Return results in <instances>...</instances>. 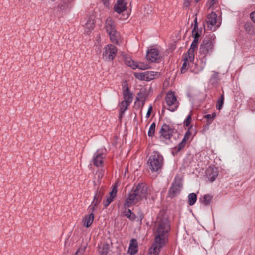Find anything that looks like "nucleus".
Segmentation results:
<instances>
[{"label": "nucleus", "mask_w": 255, "mask_h": 255, "mask_svg": "<svg viewBox=\"0 0 255 255\" xmlns=\"http://www.w3.org/2000/svg\"><path fill=\"white\" fill-rule=\"evenodd\" d=\"M154 228V242L150 249V255H158L160 249L165 245L168 241L169 233L170 231V223L166 214L160 211L157 217Z\"/></svg>", "instance_id": "f257e3e1"}, {"label": "nucleus", "mask_w": 255, "mask_h": 255, "mask_svg": "<svg viewBox=\"0 0 255 255\" xmlns=\"http://www.w3.org/2000/svg\"><path fill=\"white\" fill-rule=\"evenodd\" d=\"M147 165L152 172H160L163 165L162 155L158 151H153L148 159Z\"/></svg>", "instance_id": "f03ea898"}, {"label": "nucleus", "mask_w": 255, "mask_h": 255, "mask_svg": "<svg viewBox=\"0 0 255 255\" xmlns=\"http://www.w3.org/2000/svg\"><path fill=\"white\" fill-rule=\"evenodd\" d=\"M215 43V40L214 35L206 36L204 38L200 45V54L203 55L204 57L210 55L213 51Z\"/></svg>", "instance_id": "7ed1b4c3"}, {"label": "nucleus", "mask_w": 255, "mask_h": 255, "mask_svg": "<svg viewBox=\"0 0 255 255\" xmlns=\"http://www.w3.org/2000/svg\"><path fill=\"white\" fill-rule=\"evenodd\" d=\"M165 101L168 107L167 109L171 112L175 111L179 105V102L177 100L174 92L171 91H169L167 93L165 97Z\"/></svg>", "instance_id": "20e7f679"}, {"label": "nucleus", "mask_w": 255, "mask_h": 255, "mask_svg": "<svg viewBox=\"0 0 255 255\" xmlns=\"http://www.w3.org/2000/svg\"><path fill=\"white\" fill-rule=\"evenodd\" d=\"M117 48L114 45L108 44L104 48L103 58L107 61H112L116 57Z\"/></svg>", "instance_id": "39448f33"}, {"label": "nucleus", "mask_w": 255, "mask_h": 255, "mask_svg": "<svg viewBox=\"0 0 255 255\" xmlns=\"http://www.w3.org/2000/svg\"><path fill=\"white\" fill-rule=\"evenodd\" d=\"M131 190L141 200L143 199H146L147 187L143 183L138 184L137 185L134 186Z\"/></svg>", "instance_id": "423d86ee"}, {"label": "nucleus", "mask_w": 255, "mask_h": 255, "mask_svg": "<svg viewBox=\"0 0 255 255\" xmlns=\"http://www.w3.org/2000/svg\"><path fill=\"white\" fill-rule=\"evenodd\" d=\"M174 130V128H171L166 124H164L159 131V137L164 139H170L173 135Z\"/></svg>", "instance_id": "0eeeda50"}, {"label": "nucleus", "mask_w": 255, "mask_h": 255, "mask_svg": "<svg viewBox=\"0 0 255 255\" xmlns=\"http://www.w3.org/2000/svg\"><path fill=\"white\" fill-rule=\"evenodd\" d=\"M140 201L137 195L131 190L125 200L124 205L125 208H129L132 205L137 204Z\"/></svg>", "instance_id": "6e6552de"}, {"label": "nucleus", "mask_w": 255, "mask_h": 255, "mask_svg": "<svg viewBox=\"0 0 255 255\" xmlns=\"http://www.w3.org/2000/svg\"><path fill=\"white\" fill-rule=\"evenodd\" d=\"M182 185L180 180H174L168 191L169 196L171 198L174 197L179 193L181 189Z\"/></svg>", "instance_id": "1a4fd4ad"}, {"label": "nucleus", "mask_w": 255, "mask_h": 255, "mask_svg": "<svg viewBox=\"0 0 255 255\" xmlns=\"http://www.w3.org/2000/svg\"><path fill=\"white\" fill-rule=\"evenodd\" d=\"M160 57L159 52L155 48H152L146 53V59L151 62H158Z\"/></svg>", "instance_id": "9d476101"}, {"label": "nucleus", "mask_w": 255, "mask_h": 255, "mask_svg": "<svg viewBox=\"0 0 255 255\" xmlns=\"http://www.w3.org/2000/svg\"><path fill=\"white\" fill-rule=\"evenodd\" d=\"M105 156L100 149L95 153L93 156V164L96 166H102L103 164V159Z\"/></svg>", "instance_id": "9b49d317"}, {"label": "nucleus", "mask_w": 255, "mask_h": 255, "mask_svg": "<svg viewBox=\"0 0 255 255\" xmlns=\"http://www.w3.org/2000/svg\"><path fill=\"white\" fill-rule=\"evenodd\" d=\"M127 8V1L126 0H118L114 6L116 12L120 14Z\"/></svg>", "instance_id": "f8f14e48"}, {"label": "nucleus", "mask_w": 255, "mask_h": 255, "mask_svg": "<svg viewBox=\"0 0 255 255\" xmlns=\"http://www.w3.org/2000/svg\"><path fill=\"white\" fill-rule=\"evenodd\" d=\"M189 138V136L185 134L182 141L173 148L172 154L174 155L177 154L181 150L184 148L186 144V141Z\"/></svg>", "instance_id": "ddd939ff"}, {"label": "nucleus", "mask_w": 255, "mask_h": 255, "mask_svg": "<svg viewBox=\"0 0 255 255\" xmlns=\"http://www.w3.org/2000/svg\"><path fill=\"white\" fill-rule=\"evenodd\" d=\"M212 74L209 79V83L213 87H217L221 80L220 73L215 71H213Z\"/></svg>", "instance_id": "4468645a"}, {"label": "nucleus", "mask_w": 255, "mask_h": 255, "mask_svg": "<svg viewBox=\"0 0 255 255\" xmlns=\"http://www.w3.org/2000/svg\"><path fill=\"white\" fill-rule=\"evenodd\" d=\"M218 170L217 168L209 167L206 170V174L211 182H213L215 180L218 176Z\"/></svg>", "instance_id": "2eb2a0df"}, {"label": "nucleus", "mask_w": 255, "mask_h": 255, "mask_svg": "<svg viewBox=\"0 0 255 255\" xmlns=\"http://www.w3.org/2000/svg\"><path fill=\"white\" fill-rule=\"evenodd\" d=\"M194 61L189 59V71L195 74H198L203 70V67L199 65L197 63L194 62Z\"/></svg>", "instance_id": "dca6fc26"}, {"label": "nucleus", "mask_w": 255, "mask_h": 255, "mask_svg": "<svg viewBox=\"0 0 255 255\" xmlns=\"http://www.w3.org/2000/svg\"><path fill=\"white\" fill-rule=\"evenodd\" d=\"M105 27L108 33L116 32L114 22L110 17H108L106 20Z\"/></svg>", "instance_id": "f3484780"}, {"label": "nucleus", "mask_w": 255, "mask_h": 255, "mask_svg": "<svg viewBox=\"0 0 255 255\" xmlns=\"http://www.w3.org/2000/svg\"><path fill=\"white\" fill-rule=\"evenodd\" d=\"M217 15L214 12H212L207 16V23L208 26L212 28L213 26L215 25L217 23Z\"/></svg>", "instance_id": "a211bd4d"}, {"label": "nucleus", "mask_w": 255, "mask_h": 255, "mask_svg": "<svg viewBox=\"0 0 255 255\" xmlns=\"http://www.w3.org/2000/svg\"><path fill=\"white\" fill-rule=\"evenodd\" d=\"M137 242L136 239H132L130 241L128 252L130 255H134L138 251Z\"/></svg>", "instance_id": "6ab92c4d"}, {"label": "nucleus", "mask_w": 255, "mask_h": 255, "mask_svg": "<svg viewBox=\"0 0 255 255\" xmlns=\"http://www.w3.org/2000/svg\"><path fill=\"white\" fill-rule=\"evenodd\" d=\"M104 194V191L102 189L96 191L93 201L94 206H98L99 205L102 200Z\"/></svg>", "instance_id": "aec40b11"}, {"label": "nucleus", "mask_w": 255, "mask_h": 255, "mask_svg": "<svg viewBox=\"0 0 255 255\" xmlns=\"http://www.w3.org/2000/svg\"><path fill=\"white\" fill-rule=\"evenodd\" d=\"M123 96L125 99L123 102L130 104L132 101L133 97L132 93L130 92L128 87L123 90Z\"/></svg>", "instance_id": "412c9836"}, {"label": "nucleus", "mask_w": 255, "mask_h": 255, "mask_svg": "<svg viewBox=\"0 0 255 255\" xmlns=\"http://www.w3.org/2000/svg\"><path fill=\"white\" fill-rule=\"evenodd\" d=\"M94 219V213H91L90 215L86 216L83 220V226L88 228L92 224Z\"/></svg>", "instance_id": "4be33fe9"}, {"label": "nucleus", "mask_w": 255, "mask_h": 255, "mask_svg": "<svg viewBox=\"0 0 255 255\" xmlns=\"http://www.w3.org/2000/svg\"><path fill=\"white\" fill-rule=\"evenodd\" d=\"M189 56L185 55L183 58V63L181 68V73H185L188 70H189Z\"/></svg>", "instance_id": "5701e85b"}, {"label": "nucleus", "mask_w": 255, "mask_h": 255, "mask_svg": "<svg viewBox=\"0 0 255 255\" xmlns=\"http://www.w3.org/2000/svg\"><path fill=\"white\" fill-rule=\"evenodd\" d=\"M95 27V21L92 17L89 18L86 23H85V28L87 29V33L91 32Z\"/></svg>", "instance_id": "b1692460"}, {"label": "nucleus", "mask_w": 255, "mask_h": 255, "mask_svg": "<svg viewBox=\"0 0 255 255\" xmlns=\"http://www.w3.org/2000/svg\"><path fill=\"white\" fill-rule=\"evenodd\" d=\"M198 45H194V44H191L190 47L188 50L186 55L189 56V59L190 60H194L195 55H194V51L197 49Z\"/></svg>", "instance_id": "393cba45"}, {"label": "nucleus", "mask_w": 255, "mask_h": 255, "mask_svg": "<svg viewBox=\"0 0 255 255\" xmlns=\"http://www.w3.org/2000/svg\"><path fill=\"white\" fill-rule=\"evenodd\" d=\"M213 198V196L209 194H206L204 195L203 198H200L199 201L201 203H202L204 205L207 206L209 205L212 201Z\"/></svg>", "instance_id": "a878e982"}, {"label": "nucleus", "mask_w": 255, "mask_h": 255, "mask_svg": "<svg viewBox=\"0 0 255 255\" xmlns=\"http://www.w3.org/2000/svg\"><path fill=\"white\" fill-rule=\"evenodd\" d=\"M145 81H149L155 78L157 75L158 73L154 71H145Z\"/></svg>", "instance_id": "bb28decb"}, {"label": "nucleus", "mask_w": 255, "mask_h": 255, "mask_svg": "<svg viewBox=\"0 0 255 255\" xmlns=\"http://www.w3.org/2000/svg\"><path fill=\"white\" fill-rule=\"evenodd\" d=\"M197 195L195 193H190L188 196V204L190 206H193L197 201Z\"/></svg>", "instance_id": "cd10ccee"}, {"label": "nucleus", "mask_w": 255, "mask_h": 255, "mask_svg": "<svg viewBox=\"0 0 255 255\" xmlns=\"http://www.w3.org/2000/svg\"><path fill=\"white\" fill-rule=\"evenodd\" d=\"M125 62L128 66L130 67L132 69H134L136 68V64L130 57L126 56L125 57Z\"/></svg>", "instance_id": "c85d7f7f"}, {"label": "nucleus", "mask_w": 255, "mask_h": 255, "mask_svg": "<svg viewBox=\"0 0 255 255\" xmlns=\"http://www.w3.org/2000/svg\"><path fill=\"white\" fill-rule=\"evenodd\" d=\"M109 250V246L108 244H103L99 248V253L100 255H107Z\"/></svg>", "instance_id": "c756f323"}, {"label": "nucleus", "mask_w": 255, "mask_h": 255, "mask_svg": "<svg viewBox=\"0 0 255 255\" xmlns=\"http://www.w3.org/2000/svg\"><path fill=\"white\" fill-rule=\"evenodd\" d=\"M246 31L250 35L253 34L255 32L254 28L250 22H247L244 25Z\"/></svg>", "instance_id": "7c9ffc66"}, {"label": "nucleus", "mask_w": 255, "mask_h": 255, "mask_svg": "<svg viewBox=\"0 0 255 255\" xmlns=\"http://www.w3.org/2000/svg\"><path fill=\"white\" fill-rule=\"evenodd\" d=\"M224 101V95L223 93L220 98L218 100L216 104V108L217 110H220L222 109Z\"/></svg>", "instance_id": "2f4dec72"}, {"label": "nucleus", "mask_w": 255, "mask_h": 255, "mask_svg": "<svg viewBox=\"0 0 255 255\" xmlns=\"http://www.w3.org/2000/svg\"><path fill=\"white\" fill-rule=\"evenodd\" d=\"M216 116V114L213 113L212 114H207L204 116V118L207 120L208 125H210Z\"/></svg>", "instance_id": "473e14b6"}, {"label": "nucleus", "mask_w": 255, "mask_h": 255, "mask_svg": "<svg viewBox=\"0 0 255 255\" xmlns=\"http://www.w3.org/2000/svg\"><path fill=\"white\" fill-rule=\"evenodd\" d=\"M108 34L110 36L111 41L113 43H117L118 42V33L117 31L116 30V32H112V33L110 32Z\"/></svg>", "instance_id": "72a5a7b5"}, {"label": "nucleus", "mask_w": 255, "mask_h": 255, "mask_svg": "<svg viewBox=\"0 0 255 255\" xmlns=\"http://www.w3.org/2000/svg\"><path fill=\"white\" fill-rule=\"evenodd\" d=\"M156 124L155 123H152L150 125L148 131V135L149 137H152L154 135L155 130Z\"/></svg>", "instance_id": "f704fd0d"}, {"label": "nucleus", "mask_w": 255, "mask_h": 255, "mask_svg": "<svg viewBox=\"0 0 255 255\" xmlns=\"http://www.w3.org/2000/svg\"><path fill=\"white\" fill-rule=\"evenodd\" d=\"M134 76L135 78L139 80H144L145 81V72L142 73H138L135 72L134 73Z\"/></svg>", "instance_id": "c9c22d12"}, {"label": "nucleus", "mask_w": 255, "mask_h": 255, "mask_svg": "<svg viewBox=\"0 0 255 255\" xmlns=\"http://www.w3.org/2000/svg\"><path fill=\"white\" fill-rule=\"evenodd\" d=\"M144 99H145V94L140 91L137 94V96L135 98V103H136V102H138L140 101V100Z\"/></svg>", "instance_id": "e433bc0d"}, {"label": "nucleus", "mask_w": 255, "mask_h": 255, "mask_svg": "<svg viewBox=\"0 0 255 255\" xmlns=\"http://www.w3.org/2000/svg\"><path fill=\"white\" fill-rule=\"evenodd\" d=\"M118 192V186L115 184V185L112 186V191L110 192V196L112 197L115 198L117 196V193Z\"/></svg>", "instance_id": "4c0bfd02"}, {"label": "nucleus", "mask_w": 255, "mask_h": 255, "mask_svg": "<svg viewBox=\"0 0 255 255\" xmlns=\"http://www.w3.org/2000/svg\"><path fill=\"white\" fill-rule=\"evenodd\" d=\"M129 105V104L122 101L121 104L120 113H124Z\"/></svg>", "instance_id": "58836bf2"}, {"label": "nucleus", "mask_w": 255, "mask_h": 255, "mask_svg": "<svg viewBox=\"0 0 255 255\" xmlns=\"http://www.w3.org/2000/svg\"><path fill=\"white\" fill-rule=\"evenodd\" d=\"M115 198L112 197L110 196V197H107L106 200L104 201V206L105 208H107L108 206L111 204V203L113 201Z\"/></svg>", "instance_id": "ea45409f"}, {"label": "nucleus", "mask_w": 255, "mask_h": 255, "mask_svg": "<svg viewBox=\"0 0 255 255\" xmlns=\"http://www.w3.org/2000/svg\"><path fill=\"white\" fill-rule=\"evenodd\" d=\"M148 65L147 64H145L143 63H138V64H136V68H139L141 70H145L148 68Z\"/></svg>", "instance_id": "a19ab883"}, {"label": "nucleus", "mask_w": 255, "mask_h": 255, "mask_svg": "<svg viewBox=\"0 0 255 255\" xmlns=\"http://www.w3.org/2000/svg\"><path fill=\"white\" fill-rule=\"evenodd\" d=\"M128 213H129L128 216V218L130 221H134L136 218V216L131 211L128 209Z\"/></svg>", "instance_id": "79ce46f5"}, {"label": "nucleus", "mask_w": 255, "mask_h": 255, "mask_svg": "<svg viewBox=\"0 0 255 255\" xmlns=\"http://www.w3.org/2000/svg\"><path fill=\"white\" fill-rule=\"evenodd\" d=\"M192 35H193V38L199 39V38L201 35V30L199 31L198 30V28H197V29H196L195 31H194V32H193V29L192 31Z\"/></svg>", "instance_id": "37998d69"}, {"label": "nucleus", "mask_w": 255, "mask_h": 255, "mask_svg": "<svg viewBox=\"0 0 255 255\" xmlns=\"http://www.w3.org/2000/svg\"><path fill=\"white\" fill-rule=\"evenodd\" d=\"M191 120H192L191 115H188L184 121V126H186V127L189 126L191 123Z\"/></svg>", "instance_id": "c03bdc74"}, {"label": "nucleus", "mask_w": 255, "mask_h": 255, "mask_svg": "<svg viewBox=\"0 0 255 255\" xmlns=\"http://www.w3.org/2000/svg\"><path fill=\"white\" fill-rule=\"evenodd\" d=\"M143 214L141 212H138L137 216H136V218L137 219V221L140 222V224L141 223L142 220L143 219Z\"/></svg>", "instance_id": "a18cd8bd"}, {"label": "nucleus", "mask_w": 255, "mask_h": 255, "mask_svg": "<svg viewBox=\"0 0 255 255\" xmlns=\"http://www.w3.org/2000/svg\"><path fill=\"white\" fill-rule=\"evenodd\" d=\"M217 1V0H210V1L207 2V4L209 5L210 7H211L214 4H215Z\"/></svg>", "instance_id": "49530a36"}, {"label": "nucleus", "mask_w": 255, "mask_h": 255, "mask_svg": "<svg viewBox=\"0 0 255 255\" xmlns=\"http://www.w3.org/2000/svg\"><path fill=\"white\" fill-rule=\"evenodd\" d=\"M152 110V107L151 105H150L148 109L146 114V118L147 119H148L150 117Z\"/></svg>", "instance_id": "de8ad7c7"}, {"label": "nucleus", "mask_w": 255, "mask_h": 255, "mask_svg": "<svg viewBox=\"0 0 255 255\" xmlns=\"http://www.w3.org/2000/svg\"><path fill=\"white\" fill-rule=\"evenodd\" d=\"M96 206H94V204L93 203V202H92L91 205L89 206L88 209L90 212H91V213H93Z\"/></svg>", "instance_id": "09e8293b"}, {"label": "nucleus", "mask_w": 255, "mask_h": 255, "mask_svg": "<svg viewBox=\"0 0 255 255\" xmlns=\"http://www.w3.org/2000/svg\"><path fill=\"white\" fill-rule=\"evenodd\" d=\"M194 28H193V32H194V31H195V30H196V29L198 28V22H197V17H196L194 20Z\"/></svg>", "instance_id": "8fccbe9b"}, {"label": "nucleus", "mask_w": 255, "mask_h": 255, "mask_svg": "<svg viewBox=\"0 0 255 255\" xmlns=\"http://www.w3.org/2000/svg\"><path fill=\"white\" fill-rule=\"evenodd\" d=\"M193 128V126H190V127L188 129V130L186 131L185 132V134L188 135V136H190V135H191V132L190 131V129L191 128Z\"/></svg>", "instance_id": "3c124183"}, {"label": "nucleus", "mask_w": 255, "mask_h": 255, "mask_svg": "<svg viewBox=\"0 0 255 255\" xmlns=\"http://www.w3.org/2000/svg\"><path fill=\"white\" fill-rule=\"evenodd\" d=\"M251 17L253 21L255 22V11H253L251 13Z\"/></svg>", "instance_id": "603ef678"}, {"label": "nucleus", "mask_w": 255, "mask_h": 255, "mask_svg": "<svg viewBox=\"0 0 255 255\" xmlns=\"http://www.w3.org/2000/svg\"><path fill=\"white\" fill-rule=\"evenodd\" d=\"M198 40H199L198 39L194 38V39L192 42V44H194V45H198Z\"/></svg>", "instance_id": "864d4df0"}, {"label": "nucleus", "mask_w": 255, "mask_h": 255, "mask_svg": "<svg viewBox=\"0 0 255 255\" xmlns=\"http://www.w3.org/2000/svg\"><path fill=\"white\" fill-rule=\"evenodd\" d=\"M102 1L105 5H108L109 4V0H102Z\"/></svg>", "instance_id": "5fc2aeb1"}, {"label": "nucleus", "mask_w": 255, "mask_h": 255, "mask_svg": "<svg viewBox=\"0 0 255 255\" xmlns=\"http://www.w3.org/2000/svg\"><path fill=\"white\" fill-rule=\"evenodd\" d=\"M83 252L84 250L83 249H78L76 252L75 253L74 255H78L79 253Z\"/></svg>", "instance_id": "6e6d98bb"}, {"label": "nucleus", "mask_w": 255, "mask_h": 255, "mask_svg": "<svg viewBox=\"0 0 255 255\" xmlns=\"http://www.w3.org/2000/svg\"><path fill=\"white\" fill-rule=\"evenodd\" d=\"M140 102H141V107H143L145 104V99L140 100Z\"/></svg>", "instance_id": "4d7b16f0"}, {"label": "nucleus", "mask_w": 255, "mask_h": 255, "mask_svg": "<svg viewBox=\"0 0 255 255\" xmlns=\"http://www.w3.org/2000/svg\"><path fill=\"white\" fill-rule=\"evenodd\" d=\"M124 214H125V215L127 217V218H128V216L129 214L128 213V209L127 210H126L124 212Z\"/></svg>", "instance_id": "13d9d810"}, {"label": "nucleus", "mask_w": 255, "mask_h": 255, "mask_svg": "<svg viewBox=\"0 0 255 255\" xmlns=\"http://www.w3.org/2000/svg\"><path fill=\"white\" fill-rule=\"evenodd\" d=\"M123 114L122 113H121L120 114V116H119V118L120 119H122V117H123Z\"/></svg>", "instance_id": "bf43d9fd"}, {"label": "nucleus", "mask_w": 255, "mask_h": 255, "mask_svg": "<svg viewBox=\"0 0 255 255\" xmlns=\"http://www.w3.org/2000/svg\"><path fill=\"white\" fill-rule=\"evenodd\" d=\"M185 4L186 6H187L189 4V2H185Z\"/></svg>", "instance_id": "052dcab7"}, {"label": "nucleus", "mask_w": 255, "mask_h": 255, "mask_svg": "<svg viewBox=\"0 0 255 255\" xmlns=\"http://www.w3.org/2000/svg\"><path fill=\"white\" fill-rule=\"evenodd\" d=\"M164 110H163V109L162 110V111H161V115H163L164 114Z\"/></svg>", "instance_id": "680f3d73"}, {"label": "nucleus", "mask_w": 255, "mask_h": 255, "mask_svg": "<svg viewBox=\"0 0 255 255\" xmlns=\"http://www.w3.org/2000/svg\"><path fill=\"white\" fill-rule=\"evenodd\" d=\"M196 2H198L200 0H195Z\"/></svg>", "instance_id": "e2e57ef3"}]
</instances>
